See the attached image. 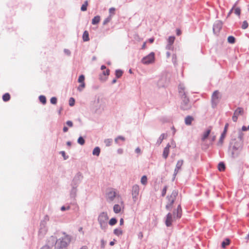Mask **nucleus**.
<instances>
[{"instance_id":"23","label":"nucleus","mask_w":249,"mask_h":249,"mask_svg":"<svg viewBox=\"0 0 249 249\" xmlns=\"http://www.w3.org/2000/svg\"><path fill=\"white\" fill-rule=\"evenodd\" d=\"M231 242V240L229 238H226L221 243V247L222 248L225 249L228 246Z\"/></svg>"},{"instance_id":"22","label":"nucleus","mask_w":249,"mask_h":249,"mask_svg":"<svg viewBox=\"0 0 249 249\" xmlns=\"http://www.w3.org/2000/svg\"><path fill=\"white\" fill-rule=\"evenodd\" d=\"M244 113V109L242 107H238L234 112V114L237 116L243 115Z\"/></svg>"},{"instance_id":"58","label":"nucleus","mask_w":249,"mask_h":249,"mask_svg":"<svg viewBox=\"0 0 249 249\" xmlns=\"http://www.w3.org/2000/svg\"><path fill=\"white\" fill-rule=\"evenodd\" d=\"M110 71L109 69H107L106 71H103V74L105 76H108L109 74Z\"/></svg>"},{"instance_id":"10","label":"nucleus","mask_w":249,"mask_h":249,"mask_svg":"<svg viewBox=\"0 0 249 249\" xmlns=\"http://www.w3.org/2000/svg\"><path fill=\"white\" fill-rule=\"evenodd\" d=\"M173 215L175 219H179L181 218L182 216V208L180 204L178 206L177 209L174 210L172 214V216Z\"/></svg>"},{"instance_id":"12","label":"nucleus","mask_w":249,"mask_h":249,"mask_svg":"<svg viewBox=\"0 0 249 249\" xmlns=\"http://www.w3.org/2000/svg\"><path fill=\"white\" fill-rule=\"evenodd\" d=\"M183 160H180L178 161L176 165V168L174 170V172L173 174V180H174L176 178V175L178 173V172L179 169H181V167L183 164Z\"/></svg>"},{"instance_id":"34","label":"nucleus","mask_w":249,"mask_h":249,"mask_svg":"<svg viewBox=\"0 0 249 249\" xmlns=\"http://www.w3.org/2000/svg\"><path fill=\"white\" fill-rule=\"evenodd\" d=\"M243 137H244V134L242 132V131H241L240 130L238 131V137H237V139H236V140H237V141H241L242 142H243Z\"/></svg>"},{"instance_id":"35","label":"nucleus","mask_w":249,"mask_h":249,"mask_svg":"<svg viewBox=\"0 0 249 249\" xmlns=\"http://www.w3.org/2000/svg\"><path fill=\"white\" fill-rule=\"evenodd\" d=\"M125 139L124 137L122 136H119L116 138H115V142L117 144H120L119 142V141L121 140L122 141L124 142L125 141Z\"/></svg>"},{"instance_id":"15","label":"nucleus","mask_w":249,"mask_h":249,"mask_svg":"<svg viewBox=\"0 0 249 249\" xmlns=\"http://www.w3.org/2000/svg\"><path fill=\"white\" fill-rule=\"evenodd\" d=\"M173 221V216L171 213H168L166 216L165 225L167 227H170Z\"/></svg>"},{"instance_id":"53","label":"nucleus","mask_w":249,"mask_h":249,"mask_svg":"<svg viewBox=\"0 0 249 249\" xmlns=\"http://www.w3.org/2000/svg\"><path fill=\"white\" fill-rule=\"evenodd\" d=\"M57 98L55 97H53L50 99V102L53 105H55L57 103Z\"/></svg>"},{"instance_id":"48","label":"nucleus","mask_w":249,"mask_h":249,"mask_svg":"<svg viewBox=\"0 0 249 249\" xmlns=\"http://www.w3.org/2000/svg\"><path fill=\"white\" fill-rule=\"evenodd\" d=\"M85 76L83 74L80 75L78 79V82L80 83H85Z\"/></svg>"},{"instance_id":"28","label":"nucleus","mask_w":249,"mask_h":249,"mask_svg":"<svg viewBox=\"0 0 249 249\" xmlns=\"http://www.w3.org/2000/svg\"><path fill=\"white\" fill-rule=\"evenodd\" d=\"M100 153V148L99 147H96L92 151V154L94 156H99Z\"/></svg>"},{"instance_id":"8","label":"nucleus","mask_w":249,"mask_h":249,"mask_svg":"<svg viewBox=\"0 0 249 249\" xmlns=\"http://www.w3.org/2000/svg\"><path fill=\"white\" fill-rule=\"evenodd\" d=\"M223 22L220 20H216L213 25V32L216 35H218L221 29L222 28Z\"/></svg>"},{"instance_id":"44","label":"nucleus","mask_w":249,"mask_h":249,"mask_svg":"<svg viewBox=\"0 0 249 249\" xmlns=\"http://www.w3.org/2000/svg\"><path fill=\"white\" fill-rule=\"evenodd\" d=\"M50 243H49V239L47 241V244L43 246L40 249H52L53 247L51 246Z\"/></svg>"},{"instance_id":"42","label":"nucleus","mask_w":249,"mask_h":249,"mask_svg":"<svg viewBox=\"0 0 249 249\" xmlns=\"http://www.w3.org/2000/svg\"><path fill=\"white\" fill-rule=\"evenodd\" d=\"M141 183L143 185H145L147 183V178L146 176H143L141 179Z\"/></svg>"},{"instance_id":"52","label":"nucleus","mask_w":249,"mask_h":249,"mask_svg":"<svg viewBox=\"0 0 249 249\" xmlns=\"http://www.w3.org/2000/svg\"><path fill=\"white\" fill-rule=\"evenodd\" d=\"M249 24L248 22L246 20H245L243 22L242 25V28L243 29H246L248 27Z\"/></svg>"},{"instance_id":"7","label":"nucleus","mask_w":249,"mask_h":249,"mask_svg":"<svg viewBox=\"0 0 249 249\" xmlns=\"http://www.w3.org/2000/svg\"><path fill=\"white\" fill-rule=\"evenodd\" d=\"M83 178V176L80 172H78L74 177L71 183V186L78 187Z\"/></svg>"},{"instance_id":"5","label":"nucleus","mask_w":249,"mask_h":249,"mask_svg":"<svg viewBox=\"0 0 249 249\" xmlns=\"http://www.w3.org/2000/svg\"><path fill=\"white\" fill-rule=\"evenodd\" d=\"M182 101L181 103L180 108L183 110H187L191 108V105L189 103V100L187 97L185 92H183L182 95Z\"/></svg>"},{"instance_id":"9","label":"nucleus","mask_w":249,"mask_h":249,"mask_svg":"<svg viewBox=\"0 0 249 249\" xmlns=\"http://www.w3.org/2000/svg\"><path fill=\"white\" fill-rule=\"evenodd\" d=\"M219 91L218 90L214 91L212 95L211 99L212 107L213 108H215L219 103Z\"/></svg>"},{"instance_id":"14","label":"nucleus","mask_w":249,"mask_h":249,"mask_svg":"<svg viewBox=\"0 0 249 249\" xmlns=\"http://www.w3.org/2000/svg\"><path fill=\"white\" fill-rule=\"evenodd\" d=\"M230 145L236 146L241 149H243V143L241 141H237L236 139H232L230 143Z\"/></svg>"},{"instance_id":"45","label":"nucleus","mask_w":249,"mask_h":249,"mask_svg":"<svg viewBox=\"0 0 249 249\" xmlns=\"http://www.w3.org/2000/svg\"><path fill=\"white\" fill-rule=\"evenodd\" d=\"M175 37L174 36H170L168 39V44H172L174 42Z\"/></svg>"},{"instance_id":"50","label":"nucleus","mask_w":249,"mask_h":249,"mask_svg":"<svg viewBox=\"0 0 249 249\" xmlns=\"http://www.w3.org/2000/svg\"><path fill=\"white\" fill-rule=\"evenodd\" d=\"M85 83H81L80 85L78 87L77 90L79 91H82L83 89L85 87Z\"/></svg>"},{"instance_id":"2","label":"nucleus","mask_w":249,"mask_h":249,"mask_svg":"<svg viewBox=\"0 0 249 249\" xmlns=\"http://www.w3.org/2000/svg\"><path fill=\"white\" fill-rule=\"evenodd\" d=\"M108 217L106 212H102L98 216V221L100 224V228L102 230L106 231L108 225L107 220Z\"/></svg>"},{"instance_id":"3","label":"nucleus","mask_w":249,"mask_h":249,"mask_svg":"<svg viewBox=\"0 0 249 249\" xmlns=\"http://www.w3.org/2000/svg\"><path fill=\"white\" fill-rule=\"evenodd\" d=\"M49 220V217L46 215L40 222V228L38 231L39 235L43 237L47 231V223Z\"/></svg>"},{"instance_id":"36","label":"nucleus","mask_w":249,"mask_h":249,"mask_svg":"<svg viewBox=\"0 0 249 249\" xmlns=\"http://www.w3.org/2000/svg\"><path fill=\"white\" fill-rule=\"evenodd\" d=\"M39 101L43 105L46 103V98L44 95H40L39 96Z\"/></svg>"},{"instance_id":"21","label":"nucleus","mask_w":249,"mask_h":249,"mask_svg":"<svg viewBox=\"0 0 249 249\" xmlns=\"http://www.w3.org/2000/svg\"><path fill=\"white\" fill-rule=\"evenodd\" d=\"M167 137V134L165 133L161 134L160 136L159 137V139L157 140L156 144L158 145H160L163 139H164Z\"/></svg>"},{"instance_id":"33","label":"nucleus","mask_w":249,"mask_h":249,"mask_svg":"<svg viewBox=\"0 0 249 249\" xmlns=\"http://www.w3.org/2000/svg\"><path fill=\"white\" fill-rule=\"evenodd\" d=\"M169 153V149L164 148L162 154L163 158H164L165 159H166L168 156Z\"/></svg>"},{"instance_id":"32","label":"nucleus","mask_w":249,"mask_h":249,"mask_svg":"<svg viewBox=\"0 0 249 249\" xmlns=\"http://www.w3.org/2000/svg\"><path fill=\"white\" fill-rule=\"evenodd\" d=\"M123 73V71L120 69H118L115 71V76L117 78H120Z\"/></svg>"},{"instance_id":"56","label":"nucleus","mask_w":249,"mask_h":249,"mask_svg":"<svg viewBox=\"0 0 249 249\" xmlns=\"http://www.w3.org/2000/svg\"><path fill=\"white\" fill-rule=\"evenodd\" d=\"M115 8L114 7H111L109 9V12L110 15L112 16V15L115 14Z\"/></svg>"},{"instance_id":"62","label":"nucleus","mask_w":249,"mask_h":249,"mask_svg":"<svg viewBox=\"0 0 249 249\" xmlns=\"http://www.w3.org/2000/svg\"><path fill=\"white\" fill-rule=\"evenodd\" d=\"M238 119V116H237L236 115H234L233 114V115L232 117V120L234 122H237V120Z\"/></svg>"},{"instance_id":"30","label":"nucleus","mask_w":249,"mask_h":249,"mask_svg":"<svg viewBox=\"0 0 249 249\" xmlns=\"http://www.w3.org/2000/svg\"><path fill=\"white\" fill-rule=\"evenodd\" d=\"M121 208L119 205L115 204L113 206V211L115 213H118L121 212Z\"/></svg>"},{"instance_id":"29","label":"nucleus","mask_w":249,"mask_h":249,"mask_svg":"<svg viewBox=\"0 0 249 249\" xmlns=\"http://www.w3.org/2000/svg\"><path fill=\"white\" fill-rule=\"evenodd\" d=\"M226 133L225 132V131H223L221 135L219 142H218V145H219V144L221 145L223 143V139H224V138L226 136Z\"/></svg>"},{"instance_id":"55","label":"nucleus","mask_w":249,"mask_h":249,"mask_svg":"<svg viewBox=\"0 0 249 249\" xmlns=\"http://www.w3.org/2000/svg\"><path fill=\"white\" fill-rule=\"evenodd\" d=\"M172 62L175 65L177 64V55L176 54L172 55Z\"/></svg>"},{"instance_id":"16","label":"nucleus","mask_w":249,"mask_h":249,"mask_svg":"<svg viewBox=\"0 0 249 249\" xmlns=\"http://www.w3.org/2000/svg\"><path fill=\"white\" fill-rule=\"evenodd\" d=\"M166 199L168 200V202L165 206V208L167 210L171 211L173 208V206L175 201V200L169 197L166 198Z\"/></svg>"},{"instance_id":"63","label":"nucleus","mask_w":249,"mask_h":249,"mask_svg":"<svg viewBox=\"0 0 249 249\" xmlns=\"http://www.w3.org/2000/svg\"><path fill=\"white\" fill-rule=\"evenodd\" d=\"M70 209V207H65L64 206H63L61 207V210L62 211H64L66 210H69Z\"/></svg>"},{"instance_id":"39","label":"nucleus","mask_w":249,"mask_h":249,"mask_svg":"<svg viewBox=\"0 0 249 249\" xmlns=\"http://www.w3.org/2000/svg\"><path fill=\"white\" fill-rule=\"evenodd\" d=\"M228 42L231 44H233L235 42V38L232 36H230L228 37Z\"/></svg>"},{"instance_id":"1","label":"nucleus","mask_w":249,"mask_h":249,"mask_svg":"<svg viewBox=\"0 0 249 249\" xmlns=\"http://www.w3.org/2000/svg\"><path fill=\"white\" fill-rule=\"evenodd\" d=\"M63 236L57 239L55 237L51 236L49 238V243H50L51 246L54 245L55 249H67L68 246L71 240V236L63 232Z\"/></svg>"},{"instance_id":"19","label":"nucleus","mask_w":249,"mask_h":249,"mask_svg":"<svg viewBox=\"0 0 249 249\" xmlns=\"http://www.w3.org/2000/svg\"><path fill=\"white\" fill-rule=\"evenodd\" d=\"M211 132L210 128L207 129L203 133V136L201 138L202 141H204L206 139L208 138Z\"/></svg>"},{"instance_id":"31","label":"nucleus","mask_w":249,"mask_h":249,"mask_svg":"<svg viewBox=\"0 0 249 249\" xmlns=\"http://www.w3.org/2000/svg\"><path fill=\"white\" fill-rule=\"evenodd\" d=\"M113 233L118 236H120L123 234V231L121 229L117 228L114 230Z\"/></svg>"},{"instance_id":"26","label":"nucleus","mask_w":249,"mask_h":249,"mask_svg":"<svg viewBox=\"0 0 249 249\" xmlns=\"http://www.w3.org/2000/svg\"><path fill=\"white\" fill-rule=\"evenodd\" d=\"M100 20V17L99 16H96L93 18L92 19V24L93 25L97 24Z\"/></svg>"},{"instance_id":"20","label":"nucleus","mask_w":249,"mask_h":249,"mask_svg":"<svg viewBox=\"0 0 249 249\" xmlns=\"http://www.w3.org/2000/svg\"><path fill=\"white\" fill-rule=\"evenodd\" d=\"M178 191L177 190H174L170 196H167L166 198H171L176 200V197L178 195Z\"/></svg>"},{"instance_id":"11","label":"nucleus","mask_w":249,"mask_h":249,"mask_svg":"<svg viewBox=\"0 0 249 249\" xmlns=\"http://www.w3.org/2000/svg\"><path fill=\"white\" fill-rule=\"evenodd\" d=\"M140 188L139 185L135 184L132 188V196L133 200L136 201L139 194Z\"/></svg>"},{"instance_id":"41","label":"nucleus","mask_w":249,"mask_h":249,"mask_svg":"<svg viewBox=\"0 0 249 249\" xmlns=\"http://www.w3.org/2000/svg\"><path fill=\"white\" fill-rule=\"evenodd\" d=\"M77 142L81 145H83L85 144V139H84V138L82 136H80L78 140H77Z\"/></svg>"},{"instance_id":"59","label":"nucleus","mask_w":249,"mask_h":249,"mask_svg":"<svg viewBox=\"0 0 249 249\" xmlns=\"http://www.w3.org/2000/svg\"><path fill=\"white\" fill-rule=\"evenodd\" d=\"M66 124L69 126V127H72L73 126V123L71 121H68L66 122Z\"/></svg>"},{"instance_id":"13","label":"nucleus","mask_w":249,"mask_h":249,"mask_svg":"<svg viewBox=\"0 0 249 249\" xmlns=\"http://www.w3.org/2000/svg\"><path fill=\"white\" fill-rule=\"evenodd\" d=\"M116 196L115 190H111L107 193V199L108 202H112Z\"/></svg>"},{"instance_id":"61","label":"nucleus","mask_w":249,"mask_h":249,"mask_svg":"<svg viewBox=\"0 0 249 249\" xmlns=\"http://www.w3.org/2000/svg\"><path fill=\"white\" fill-rule=\"evenodd\" d=\"M166 49L167 50H172L173 49L172 45L170 44H167V45L166 46Z\"/></svg>"},{"instance_id":"4","label":"nucleus","mask_w":249,"mask_h":249,"mask_svg":"<svg viewBox=\"0 0 249 249\" xmlns=\"http://www.w3.org/2000/svg\"><path fill=\"white\" fill-rule=\"evenodd\" d=\"M242 150V149L239 147H236V146L229 145V153L232 159H236L238 158Z\"/></svg>"},{"instance_id":"43","label":"nucleus","mask_w":249,"mask_h":249,"mask_svg":"<svg viewBox=\"0 0 249 249\" xmlns=\"http://www.w3.org/2000/svg\"><path fill=\"white\" fill-rule=\"evenodd\" d=\"M112 19V16L109 15L106 18H105L103 22V25H106L107 23L109 22Z\"/></svg>"},{"instance_id":"60","label":"nucleus","mask_w":249,"mask_h":249,"mask_svg":"<svg viewBox=\"0 0 249 249\" xmlns=\"http://www.w3.org/2000/svg\"><path fill=\"white\" fill-rule=\"evenodd\" d=\"M64 52L65 53V54H66L68 55H70L71 53V51L67 49H65L64 50Z\"/></svg>"},{"instance_id":"38","label":"nucleus","mask_w":249,"mask_h":249,"mask_svg":"<svg viewBox=\"0 0 249 249\" xmlns=\"http://www.w3.org/2000/svg\"><path fill=\"white\" fill-rule=\"evenodd\" d=\"M117 219L115 217H113L110 219L108 223L110 226H114L117 223Z\"/></svg>"},{"instance_id":"6","label":"nucleus","mask_w":249,"mask_h":249,"mask_svg":"<svg viewBox=\"0 0 249 249\" xmlns=\"http://www.w3.org/2000/svg\"><path fill=\"white\" fill-rule=\"evenodd\" d=\"M154 61L155 53L151 52L147 55L143 57L141 60V62L144 65H148L153 63Z\"/></svg>"},{"instance_id":"24","label":"nucleus","mask_w":249,"mask_h":249,"mask_svg":"<svg viewBox=\"0 0 249 249\" xmlns=\"http://www.w3.org/2000/svg\"><path fill=\"white\" fill-rule=\"evenodd\" d=\"M82 37L84 41H88L89 40V34L87 31L84 32Z\"/></svg>"},{"instance_id":"17","label":"nucleus","mask_w":249,"mask_h":249,"mask_svg":"<svg viewBox=\"0 0 249 249\" xmlns=\"http://www.w3.org/2000/svg\"><path fill=\"white\" fill-rule=\"evenodd\" d=\"M71 189L70 191V197L71 198L75 199L77 196V187L76 186H71Z\"/></svg>"},{"instance_id":"25","label":"nucleus","mask_w":249,"mask_h":249,"mask_svg":"<svg viewBox=\"0 0 249 249\" xmlns=\"http://www.w3.org/2000/svg\"><path fill=\"white\" fill-rule=\"evenodd\" d=\"M226 166L224 162H220L218 164V170L220 172L224 171L225 170Z\"/></svg>"},{"instance_id":"64","label":"nucleus","mask_w":249,"mask_h":249,"mask_svg":"<svg viewBox=\"0 0 249 249\" xmlns=\"http://www.w3.org/2000/svg\"><path fill=\"white\" fill-rule=\"evenodd\" d=\"M178 92H179V95L180 96L181 98H182V95L183 94V93L185 92H184V90H181V88H180L179 90H178Z\"/></svg>"},{"instance_id":"51","label":"nucleus","mask_w":249,"mask_h":249,"mask_svg":"<svg viewBox=\"0 0 249 249\" xmlns=\"http://www.w3.org/2000/svg\"><path fill=\"white\" fill-rule=\"evenodd\" d=\"M167 186L166 185L163 187V188L162 190L161 194V196L162 197H164L165 196L166 192H167Z\"/></svg>"},{"instance_id":"18","label":"nucleus","mask_w":249,"mask_h":249,"mask_svg":"<svg viewBox=\"0 0 249 249\" xmlns=\"http://www.w3.org/2000/svg\"><path fill=\"white\" fill-rule=\"evenodd\" d=\"M193 120L194 118L191 116L188 115L185 118V123L187 125H190L192 124Z\"/></svg>"},{"instance_id":"27","label":"nucleus","mask_w":249,"mask_h":249,"mask_svg":"<svg viewBox=\"0 0 249 249\" xmlns=\"http://www.w3.org/2000/svg\"><path fill=\"white\" fill-rule=\"evenodd\" d=\"M11 98L10 95L9 93H5L2 95V98L4 102H8L10 100Z\"/></svg>"},{"instance_id":"40","label":"nucleus","mask_w":249,"mask_h":249,"mask_svg":"<svg viewBox=\"0 0 249 249\" xmlns=\"http://www.w3.org/2000/svg\"><path fill=\"white\" fill-rule=\"evenodd\" d=\"M104 143L106 146H109L112 143V140L111 139H107L104 140Z\"/></svg>"},{"instance_id":"49","label":"nucleus","mask_w":249,"mask_h":249,"mask_svg":"<svg viewBox=\"0 0 249 249\" xmlns=\"http://www.w3.org/2000/svg\"><path fill=\"white\" fill-rule=\"evenodd\" d=\"M75 104V100L73 98L71 97L69 99V104L71 107H72Z\"/></svg>"},{"instance_id":"54","label":"nucleus","mask_w":249,"mask_h":249,"mask_svg":"<svg viewBox=\"0 0 249 249\" xmlns=\"http://www.w3.org/2000/svg\"><path fill=\"white\" fill-rule=\"evenodd\" d=\"M59 153L63 156L65 160H67L69 158V156L68 155H66V153L65 151H61L59 152Z\"/></svg>"},{"instance_id":"47","label":"nucleus","mask_w":249,"mask_h":249,"mask_svg":"<svg viewBox=\"0 0 249 249\" xmlns=\"http://www.w3.org/2000/svg\"><path fill=\"white\" fill-rule=\"evenodd\" d=\"M234 13L235 15L239 17L241 14V9L239 7H235L234 9Z\"/></svg>"},{"instance_id":"37","label":"nucleus","mask_w":249,"mask_h":249,"mask_svg":"<svg viewBox=\"0 0 249 249\" xmlns=\"http://www.w3.org/2000/svg\"><path fill=\"white\" fill-rule=\"evenodd\" d=\"M88 5V0L85 1L84 3L81 7V10L82 11H86L87 10Z\"/></svg>"},{"instance_id":"57","label":"nucleus","mask_w":249,"mask_h":249,"mask_svg":"<svg viewBox=\"0 0 249 249\" xmlns=\"http://www.w3.org/2000/svg\"><path fill=\"white\" fill-rule=\"evenodd\" d=\"M106 244V242L104 239H102L101 240V248L102 249H104L105 247Z\"/></svg>"},{"instance_id":"46","label":"nucleus","mask_w":249,"mask_h":249,"mask_svg":"<svg viewBox=\"0 0 249 249\" xmlns=\"http://www.w3.org/2000/svg\"><path fill=\"white\" fill-rule=\"evenodd\" d=\"M237 2H238V1H236L234 4V5H233L232 7L231 8V9L230 10V11L228 13V15H227V18L229 17L230 16V15L231 14V13L233 12L234 9L236 7V5H237Z\"/></svg>"}]
</instances>
